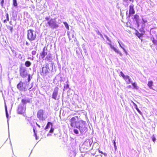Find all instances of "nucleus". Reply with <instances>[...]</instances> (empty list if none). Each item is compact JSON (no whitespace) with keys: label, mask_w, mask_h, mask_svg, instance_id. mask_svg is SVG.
<instances>
[{"label":"nucleus","mask_w":157,"mask_h":157,"mask_svg":"<svg viewBox=\"0 0 157 157\" xmlns=\"http://www.w3.org/2000/svg\"><path fill=\"white\" fill-rule=\"evenodd\" d=\"M75 128L79 129L81 134L86 132L87 127L86 122L82 120H80L77 122Z\"/></svg>","instance_id":"obj_1"},{"label":"nucleus","mask_w":157,"mask_h":157,"mask_svg":"<svg viewBox=\"0 0 157 157\" xmlns=\"http://www.w3.org/2000/svg\"><path fill=\"white\" fill-rule=\"evenodd\" d=\"M75 128L79 129L81 134L86 132L87 127L86 122L82 120H80L77 122Z\"/></svg>","instance_id":"obj_2"},{"label":"nucleus","mask_w":157,"mask_h":157,"mask_svg":"<svg viewBox=\"0 0 157 157\" xmlns=\"http://www.w3.org/2000/svg\"><path fill=\"white\" fill-rule=\"evenodd\" d=\"M27 68L25 67H21L19 70L20 75L23 78H25L28 76L27 78L28 82H26V85L27 86L28 83H29L31 80V75L28 74Z\"/></svg>","instance_id":"obj_3"},{"label":"nucleus","mask_w":157,"mask_h":157,"mask_svg":"<svg viewBox=\"0 0 157 157\" xmlns=\"http://www.w3.org/2000/svg\"><path fill=\"white\" fill-rule=\"evenodd\" d=\"M36 37V31L32 29L28 30L27 38L30 41L35 40Z\"/></svg>","instance_id":"obj_4"},{"label":"nucleus","mask_w":157,"mask_h":157,"mask_svg":"<svg viewBox=\"0 0 157 157\" xmlns=\"http://www.w3.org/2000/svg\"><path fill=\"white\" fill-rule=\"evenodd\" d=\"M47 26H48L52 29H56L59 26V24L57 22L55 19H51L47 22V23L46 25Z\"/></svg>","instance_id":"obj_5"},{"label":"nucleus","mask_w":157,"mask_h":157,"mask_svg":"<svg viewBox=\"0 0 157 157\" xmlns=\"http://www.w3.org/2000/svg\"><path fill=\"white\" fill-rule=\"evenodd\" d=\"M37 115V118L42 121L44 120L47 117L45 112L42 109H40L38 111Z\"/></svg>","instance_id":"obj_6"},{"label":"nucleus","mask_w":157,"mask_h":157,"mask_svg":"<svg viewBox=\"0 0 157 157\" xmlns=\"http://www.w3.org/2000/svg\"><path fill=\"white\" fill-rule=\"evenodd\" d=\"M25 83H23L21 81L17 85V88L19 90L22 91H25L26 90H28V87H26V86H24V84H25Z\"/></svg>","instance_id":"obj_7"},{"label":"nucleus","mask_w":157,"mask_h":157,"mask_svg":"<svg viewBox=\"0 0 157 157\" xmlns=\"http://www.w3.org/2000/svg\"><path fill=\"white\" fill-rule=\"evenodd\" d=\"M129 13L128 15V11H127L126 14L128 17H130L131 15L135 13V11L134 9V5L132 4L129 6Z\"/></svg>","instance_id":"obj_8"},{"label":"nucleus","mask_w":157,"mask_h":157,"mask_svg":"<svg viewBox=\"0 0 157 157\" xmlns=\"http://www.w3.org/2000/svg\"><path fill=\"white\" fill-rule=\"evenodd\" d=\"M78 117L77 116L75 117H72L70 120L71 122V127L75 128L76 126V123L78 121H76V119Z\"/></svg>","instance_id":"obj_9"},{"label":"nucleus","mask_w":157,"mask_h":157,"mask_svg":"<svg viewBox=\"0 0 157 157\" xmlns=\"http://www.w3.org/2000/svg\"><path fill=\"white\" fill-rule=\"evenodd\" d=\"M48 67L47 65H46L45 67H44L42 68V71L40 73L41 75H46L49 72L48 69Z\"/></svg>","instance_id":"obj_10"},{"label":"nucleus","mask_w":157,"mask_h":157,"mask_svg":"<svg viewBox=\"0 0 157 157\" xmlns=\"http://www.w3.org/2000/svg\"><path fill=\"white\" fill-rule=\"evenodd\" d=\"M58 88L56 87L55 88L52 95V98L55 100H56L58 94Z\"/></svg>","instance_id":"obj_11"},{"label":"nucleus","mask_w":157,"mask_h":157,"mask_svg":"<svg viewBox=\"0 0 157 157\" xmlns=\"http://www.w3.org/2000/svg\"><path fill=\"white\" fill-rule=\"evenodd\" d=\"M92 143V139H87L84 142L83 145H86L87 147H90Z\"/></svg>","instance_id":"obj_12"},{"label":"nucleus","mask_w":157,"mask_h":157,"mask_svg":"<svg viewBox=\"0 0 157 157\" xmlns=\"http://www.w3.org/2000/svg\"><path fill=\"white\" fill-rule=\"evenodd\" d=\"M109 45L111 49L114 50L116 53L119 54L120 56L121 57L122 56V54L119 50L114 47L111 44H109Z\"/></svg>","instance_id":"obj_13"},{"label":"nucleus","mask_w":157,"mask_h":157,"mask_svg":"<svg viewBox=\"0 0 157 157\" xmlns=\"http://www.w3.org/2000/svg\"><path fill=\"white\" fill-rule=\"evenodd\" d=\"M25 109L21 105H19L18 109V112L19 114L24 113L25 111Z\"/></svg>","instance_id":"obj_14"},{"label":"nucleus","mask_w":157,"mask_h":157,"mask_svg":"<svg viewBox=\"0 0 157 157\" xmlns=\"http://www.w3.org/2000/svg\"><path fill=\"white\" fill-rule=\"evenodd\" d=\"M47 49L45 50V48H44L42 53L40 54L42 58L44 59L45 56L47 55Z\"/></svg>","instance_id":"obj_15"},{"label":"nucleus","mask_w":157,"mask_h":157,"mask_svg":"<svg viewBox=\"0 0 157 157\" xmlns=\"http://www.w3.org/2000/svg\"><path fill=\"white\" fill-rule=\"evenodd\" d=\"M124 79H125L126 82H127V84H129L130 83L132 82L131 81V79L130 78L129 76H128V75L126 76Z\"/></svg>","instance_id":"obj_16"},{"label":"nucleus","mask_w":157,"mask_h":157,"mask_svg":"<svg viewBox=\"0 0 157 157\" xmlns=\"http://www.w3.org/2000/svg\"><path fill=\"white\" fill-rule=\"evenodd\" d=\"M132 102L133 103L135 108L137 110V111L138 112V113L140 114H142V113L141 112V111L139 110V109L138 108L137 105L135 103H134L132 101Z\"/></svg>","instance_id":"obj_17"},{"label":"nucleus","mask_w":157,"mask_h":157,"mask_svg":"<svg viewBox=\"0 0 157 157\" xmlns=\"http://www.w3.org/2000/svg\"><path fill=\"white\" fill-rule=\"evenodd\" d=\"M21 102L24 104H25L27 103H30V100L28 99H22L21 100Z\"/></svg>","instance_id":"obj_18"},{"label":"nucleus","mask_w":157,"mask_h":157,"mask_svg":"<svg viewBox=\"0 0 157 157\" xmlns=\"http://www.w3.org/2000/svg\"><path fill=\"white\" fill-rule=\"evenodd\" d=\"M139 16L137 14H135L134 16V19H135L136 22L139 21Z\"/></svg>","instance_id":"obj_19"},{"label":"nucleus","mask_w":157,"mask_h":157,"mask_svg":"<svg viewBox=\"0 0 157 157\" xmlns=\"http://www.w3.org/2000/svg\"><path fill=\"white\" fill-rule=\"evenodd\" d=\"M153 83V82L152 81H150L148 82L147 85L151 89H153V88L152 86Z\"/></svg>","instance_id":"obj_20"},{"label":"nucleus","mask_w":157,"mask_h":157,"mask_svg":"<svg viewBox=\"0 0 157 157\" xmlns=\"http://www.w3.org/2000/svg\"><path fill=\"white\" fill-rule=\"evenodd\" d=\"M31 63L29 61H27L25 62V65L26 67H29L30 66Z\"/></svg>","instance_id":"obj_21"},{"label":"nucleus","mask_w":157,"mask_h":157,"mask_svg":"<svg viewBox=\"0 0 157 157\" xmlns=\"http://www.w3.org/2000/svg\"><path fill=\"white\" fill-rule=\"evenodd\" d=\"M50 125H52V123L50 122H48L45 128V129H46L49 128Z\"/></svg>","instance_id":"obj_22"},{"label":"nucleus","mask_w":157,"mask_h":157,"mask_svg":"<svg viewBox=\"0 0 157 157\" xmlns=\"http://www.w3.org/2000/svg\"><path fill=\"white\" fill-rule=\"evenodd\" d=\"M13 5L15 7H17V0H13Z\"/></svg>","instance_id":"obj_23"},{"label":"nucleus","mask_w":157,"mask_h":157,"mask_svg":"<svg viewBox=\"0 0 157 157\" xmlns=\"http://www.w3.org/2000/svg\"><path fill=\"white\" fill-rule=\"evenodd\" d=\"M69 88V85L68 84H67L66 85H65L64 86V88L63 90L65 91V90H67Z\"/></svg>","instance_id":"obj_24"},{"label":"nucleus","mask_w":157,"mask_h":157,"mask_svg":"<svg viewBox=\"0 0 157 157\" xmlns=\"http://www.w3.org/2000/svg\"><path fill=\"white\" fill-rule=\"evenodd\" d=\"M7 28L8 29L10 30L11 32H12L13 29V28L12 27L10 26H7Z\"/></svg>","instance_id":"obj_25"},{"label":"nucleus","mask_w":157,"mask_h":157,"mask_svg":"<svg viewBox=\"0 0 157 157\" xmlns=\"http://www.w3.org/2000/svg\"><path fill=\"white\" fill-rule=\"evenodd\" d=\"M5 111H6V117L7 118H8V117H9V114H8V111H7V107H6V105L5 106Z\"/></svg>","instance_id":"obj_26"},{"label":"nucleus","mask_w":157,"mask_h":157,"mask_svg":"<svg viewBox=\"0 0 157 157\" xmlns=\"http://www.w3.org/2000/svg\"><path fill=\"white\" fill-rule=\"evenodd\" d=\"M64 24L66 28L67 29H69V27L68 24L67 22H65L64 23Z\"/></svg>","instance_id":"obj_27"},{"label":"nucleus","mask_w":157,"mask_h":157,"mask_svg":"<svg viewBox=\"0 0 157 157\" xmlns=\"http://www.w3.org/2000/svg\"><path fill=\"white\" fill-rule=\"evenodd\" d=\"M120 75L122 76V77L124 79V78H125L126 76H125L124 74L123 73L122 71H121L120 72Z\"/></svg>","instance_id":"obj_28"},{"label":"nucleus","mask_w":157,"mask_h":157,"mask_svg":"<svg viewBox=\"0 0 157 157\" xmlns=\"http://www.w3.org/2000/svg\"><path fill=\"white\" fill-rule=\"evenodd\" d=\"M74 132L76 134H78L79 133L77 129H75L74 130Z\"/></svg>","instance_id":"obj_29"},{"label":"nucleus","mask_w":157,"mask_h":157,"mask_svg":"<svg viewBox=\"0 0 157 157\" xmlns=\"http://www.w3.org/2000/svg\"><path fill=\"white\" fill-rule=\"evenodd\" d=\"M132 84L133 86L136 89L137 88V84L136 82L132 83Z\"/></svg>","instance_id":"obj_30"},{"label":"nucleus","mask_w":157,"mask_h":157,"mask_svg":"<svg viewBox=\"0 0 157 157\" xmlns=\"http://www.w3.org/2000/svg\"><path fill=\"white\" fill-rule=\"evenodd\" d=\"M10 49H11V51L13 52V54H15V55H17L16 53V51L14 49H13L11 47L10 48Z\"/></svg>","instance_id":"obj_31"},{"label":"nucleus","mask_w":157,"mask_h":157,"mask_svg":"<svg viewBox=\"0 0 157 157\" xmlns=\"http://www.w3.org/2000/svg\"><path fill=\"white\" fill-rule=\"evenodd\" d=\"M4 0H2V1L0 3V5L2 7H3V4L4 3Z\"/></svg>","instance_id":"obj_32"},{"label":"nucleus","mask_w":157,"mask_h":157,"mask_svg":"<svg viewBox=\"0 0 157 157\" xmlns=\"http://www.w3.org/2000/svg\"><path fill=\"white\" fill-rule=\"evenodd\" d=\"M67 34H68V38L69 39V40L71 41V36H70L71 34H70V33H68Z\"/></svg>","instance_id":"obj_33"},{"label":"nucleus","mask_w":157,"mask_h":157,"mask_svg":"<svg viewBox=\"0 0 157 157\" xmlns=\"http://www.w3.org/2000/svg\"><path fill=\"white\" fill-rule=\"evenodd\" d=\"M6 20L7 21H9V15L7 13H6Z\"/></svg>","instance_id":"obj_34"},{"label":"nucleus","mask_w":157,"mask_h":157,"mask_svg":"<svg viewBox=\"0 0 157 157\" xmlns=\"http://www.w3.org/2000/svg\"><path fill=\"white\" fill-rule=\"evenodd\" d=\"M50 56L48 55L45 58V59L47 60H49V58H50Z\"/></svg>","instance_id":"obj_35"},{"label":"nucleus","mask_w":157,"mask_h":157,"mask_svg":"<svg viewBox=\"0 0 157 157\" xmlns=\"http://www.w3.org/2000/svg\"><path fill=\"white\" fill-rule=\"evenodd\" d=\"M54 131V128L52 127H51V129L49 131V132L50 133H52Z\"/></svg>","instance_id":"obj_36"},{"label":"nucleus","mask_w":157,"mask_h":157,"mask_svg":"<svg viewBox=\"0 0 157 157\" xmlns=\"http://www.w3.org/2000/svg\"><path fill=\"white\" fill-rule=\"evenodd\" d=\"M36 53V51H33L32 52V54L33 55H35Z\"/></svg>","instance_id":"obj_37"},{"label":"nucleus","mask_w":157,"mask_h":157,"mask_svg":"<svg viewBox=\"0 0 157 157\" xmlns=\"http://www.w3.org/2000/svg\"><path fill=\"white\" fill-rule=\"evenodd\" d=\"M95 31L96 32L97 34L98 35H99V34H100L101 33H100V32L99 31V30L98 29L96 30Z\"/></svg>","instance_id":"obj_38"},{"label":"nucleus","mask_w":157,"mask_h":157,"mask_svg":"<svg viewBox=\"0 0 157 157\" xmlns=\"http://www.w3.org/2000/svg\"><path fill=\"white\" fill-rule=\"evenodd\" d=\"M152 140L154 142L155 140H156V139H155V137L153 135L152 136Z\"/></svg>","instance_id":"obj_39"},{"label":"nucleus","mask_w":157,"mask_h":157,"mask_svg":"<svg viewBox=\"0 0 157 157\" xmlns=\"http://www.w3.org/2000/svg\"><path fill=\"white\" fill-rule=\"evenodd\" d=\"M118 43H119L120 46V47L121 48H122L123 49L124 51L125 52H126V51H125V49H124V48L121 46V44L119 42H118Z\"/></svg>","instance_id":"obj_40"},{"label":"nucleus","mask_w":157,"mask_h":157,"mask_svg":"<svg viewBox=\"0 0 157 157\" xmlns=\"http://www.w3.org/2000/svg\"><path fill=\"white\" fill-rule=\"evenodd\" d=\"M116 139H115L113 140V144L114 146H117L116 145V143L115 142Z\"/></svg>","instance_id":"obj_41"},{"label":"nucleus","mask_w":157,"mask_h":157,"mask_svg":"<svg viewBox=\"0 0 157 157\" xmlns=\"http://www.w3.org/2000/svg\"><path fill=\"white\" fill-rule=\"evenodd\" d=\"M142 20H143V24H144L145 23H146V22H147V20H144L143 19H142Z\"/></svg>","instance_id":"obj_42"},{"label":"nucleus","mask_w":157,"mask_h":157,"mask_svg":"<svg viewBox=\"0 0 157 157\" xmlns=\"http://www.w3.org/2000/svg\"><path fill=\"white\" fill-rule=\"evenodd\" d=\"M136 25L137 27H139L140 26V24H139V21L136 22Z\"/></svg>","instance_id":"obj_43"},{"label":"nucleus","mask_w":157,"mask_h":157,"mask_svg":"<svg viewBox=\"0 0 157 157\" xmlns=\"http://www.w3.org/2000/svg\"><path fill=\"white\" fill-rule=\"evenodd\" d=\"M45 19L46 20V21H49L50 20H49V19H50L49 18V17H46L45 18Z\"/></svg>","instance_id":"obj_44"},{"label":"nucleus","mask_w":157,"mask_h":157,"mask_svg":"<svg viewBox=\"0 0 157 157\" xmlns=\"http://www.w3.org/2000/svg\"><path fill=\"white\" fill-rule=\"evenodd\" d=\"M33 132H34V134H35V136H36L37 135H36V131H35V129H33Z\"/></svg>","instance_id":"obj_45"},{"label":"nucleus","mask_w":157,"mask_h":157,"mask_svg":"<svg viewBox=\"0 0 157 157\" xmlns=\"http://www.w3.org/2000/svg\"><path fill=\"white\" fill-rule=\"evenodd\" d=\"M153 42L154 44H156V43L157 41L156 40H153Z\"/></svg>","instance_id":"obj_46"},{"label":"nucleus","mask_w":157,"mask_h":157,"mask_svg":"<svg viewBox=\"0 0 157 157\" xmlns=\"http://www.w3.org/2000/svg\"><path fill=\"white\" fill-rule=\"evenodd\" d=\"M105 36V37L106 38L107 40L109 41V37L107 36H106V35Z\"/></svg>","instance_id":"obj_47"},{"label":"nucleus","mask_w":157,"mask_h":157,"mask_svg":"<svg viewBox=\"0 0 157 157\" xmlns=\"http://www.w3.org/2000/svg\"><path fill=\"white\" fill-rule=\"evenodd\" d=\"M26 44L27 45V46H29V44L27 41L26 42Z\"/></svg>","instance_id":"obj_48"},{"label":"nucleus","mask_w":157,"mask_h":157,"mask_svg":"<svg viewBox=\"0 0 157 157\" xmlns=\"http://www.w3.org/2000/svg\"><path fill=\"white\" fill-rule=\"evenodd\" d=\"M99 35H100V36L102 38H103V39H104V38H103V37L102 36V35L101 34V33H100V34H99Z\"/></svg>","instance_id":"obj_49"},{"label":"nucleus","mask_w":157,"mask_h":157,"mask_svg":"<svg viewBox=\"0 0 157 157\" xmlns=\"http://www.w3.org/2000/svg\"><path fill=\"white\" fill-rule=\"evenodd\" d=\"M145 24H143L142 26V29H143V28H144L145 27Z\"/></svg>","instance_id":"obj_50"},{"label":"nucleus","mask_w":157,"mask_h":157,"mask_svg":"<svg viewBox=\"0 0 157 157\" xmlns=\"http://www.w3.org/2000/svg\"><path fill=\"white\" fill-rule=\"evenodd\" d=\"M123 1L125 2H127L128 1V0H122Z\"/></svg>","instance_id":"obj_51"},{"label":"nucleus","mask_w":157,"mask_h":157,"mask_svg":"<svg viewBox=\"0 0 157 157\" xmlns=\"http://www.w3.org/2000/svg\"><path fill=\"white\" fill-rule=\"evenodd\" d=\"M31 86L30 88H28V89H28V90H29V89H31V88L33 86V83H31Z\"/></svg>","instance_id":"obj_52"},{"label":"nucleus","mask_w":157,"mask_h":157,"mask_svg":"<svg viewBox=\"0 0 157 157\" xmlns=\"http://www.w3.org/2000/svg\"><path fill=\"white\" fill-rule=\"evenodd\" d=\"M36 125H37V126H38L39 128H40V126L38 124H37V123H36Z\"/></svg>","instance_id":"obj_53"},{"label":"nucleus","mask_w":157,"mask_h":157,"mask_svg":"<svg viewBox=\"0 0 157 157\" xmlns=\"http://www.w3.org/2000/svg\"><path fill=\"white\" fill-rule=\"evenodd\" d=\"M114 149L115 151H116L117 150V146H114Z\"/></svg>","instance_id":"obj_54"},{"label":"nucleus","mask_w":157,"mask_h":157,"mask_svg":"<svg viewBox=\"0 0 157 157\" xmlns=\"http://www.w3.org/2000/svg\"><path fill=\"white\" fill-rule=\"evenodd\" d=\"M3 22H4V23H6L7 22L6 20H4Z\"/></svg>","instance_id":"obj_55"},{"label":"nucleus","mask_w":157,"mask_h":157,"mask_svg":"<svg viewBox=\"0 0 157 157\" xmlns=\"http://www.w3.org/2000/svg\"><path fill=\"white\" fill-rule=\"evenodd\" d=\"M99 153H101L102 154H104V153L102 151H100V150H99Z\"/></svg>","instance_id":"obj_56"},{"label":"nucleus","mask_w":157,"mask_h":157,"mask_svg":"<svg viewBox=\"0 0 157 157\" xmlns=\"http://www.w3.org/2000/svg\"><path fill=\"white\" fill-rule=\"evenodd\" d=\"M71 35L72 37L74 38V35L73 34H71Z\"/></svg>","instance_id":"obj_57"},{"label":"nucleus","mask_w":157,"mask_h":157,"mask_svg":"<svg viewBox=\"0 0 157 157\" xmlns=\"http://www.w3.org/2000/svg\"><path fill=\"white\" fill-rule=\"evenodd\" d=\"M8 120H7V122H8V129L9 130V122H8Z\"/></svg>","instance_id":"obj_58"},{"label":"nucleus","mask_w":157,"mask_h":157,"mask_svg":"<svg viewBox=\"0 0 157 157\" xmlns=\"http://www.w3.org/2000/svg\"><path fill=\"white\" fill-rule=\"evenodd\" d=\"M130 2H134V0H129Z\"/></svg>","instance_id":"obj_59"},{"label":"nucleus","mask_w":157,"mask_h":157,"mask_svg":"<svg viewBox=\"0 0 157 157\" xmlns=\"http://www.w3.org/2000/svg\"><path fill=\"white\" fill-rule=\"evenodd\" d=\"M84 52H85V53H86V52H86V49H84Z\"/></svg>","instance_id":"obj_60"},{"label":"nucleus","mask_w":157,"mask_h":157,"mask_svg":"<svg viewBox=\"0 0 157 157\" xmlns=\"http://www.w3.org/2000/svg\"><path fill=\"white\" fill-rule=\"evenodd\" d=\"M104 154L105 156L107 155L106 153H104V154Z\"/></svg>","instance_id":"obj_61"},{"label":"nucleus","mask_w":157,"mask_h":157,"mask_svg":"<svg viewBox=\"0 0 157 157\" xmlns=\"http://www.w3.org/2000/svg\"><path fill=\"white\" fill-rule=\"evenodd\" d=\"M36 137V140H37V135L36 136H35Z\"/></svg>","instance_id":"obj_62"},{"label":"nucleus","mask_w":157,"mask_h":157,"mask_svg":"<svg viewBox=\"0 0 157 157\" xmlns=\"http://www.w3.org/2000/svg\"><path fill=\"white\" fill-rule=\"evenodd\" d=\"M11 23H12L11 21H10V24H11V25H12V24H11Z\"/></svg>","instance_id":"obj_63"},{"label":"nucleus","mask_w":157,"mask_h":157,"mask_svg":"<svg viewBox=\"0 0 157 157\" xmlns=\"http://www.w3.org/2000/svg\"><path fill=\"white\" fill-rule=\"evenodd\" d=\"M33 58L32 59L33 60Z\"/></svg>","instance_id":"obj_64"}]
</instances>
